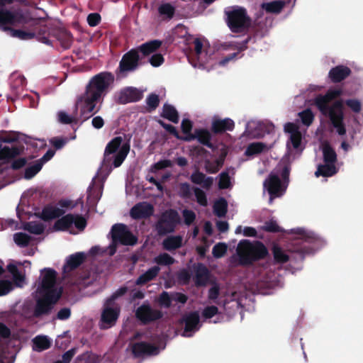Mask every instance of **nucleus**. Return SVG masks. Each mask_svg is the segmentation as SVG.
<instances>
[{
  "instance_id": "1",
  "label": "nucleus",
  "mask_w": 363,
  "mask_h": 363,
  "mask_svg": "<svg viewBox=\"0 0 363 363\" xmlns=\"http://www.w3.org/2000/svg\"><path fill=\"white\" fill-rule=\"evenodd\" d=\"M113 82L114 77L111 72H100L92 77L86 84L84 92L77 97L74 111L77 113L79 108L81 117L84 120L97 113L99 108L95 111L96 104L103 101Z\"/></svg>"
},
{
  "instance_id": "2",
  "label": "nucleus",
  "mask_w": 363,
  "mask_h": 363,
  "mask_svg": "<svg viewBox=\"0 0 363 363\" xmlns=\"http://www.w3.org/2000/svg\"><path fill=\"white\" fill-rule=\"evenodd\" d=\"M41 274L42 280L37 289L39 297L33 311L35 318L50 314L63 293L62 287L56 284L57 274L55 270L45 268Z\"/></svg>"
},
{
  "instance_id": "3",
  "label": "nucleus",
  "mask_w": 363,
  "mask_h": 363,
  "mask_svg": "<svg viewBox=\"0 0 363 363\" xmlns=\"http://www.w3.org/2000/svg\"><path fill=\"white\" fill-rule=\"evenodd\" d=\"M341 94L340 90L330 89L324 95H317L313 104L323 116L329 118L338 135H344L346 133V128L343 122V103L341 100H337L330 105L331 101L339 97Z\"/></svg>"
},
{
  "instance_id": "4",
  "label": "nucleus",
  "mask_w": 363,
  "mask_h": 363,
  "mask_svg": "<svg viewBox=\"0 0 363 363\" xmlns=\"http://www.w3.org/2000/svg\"><path fill=\"white\" fill-rule=\"evenodd\" d=\"M65 213V210L48 204L43 208L41 213L36 216L44 221L58 218L53 225L55 231H67L73 224L79 231L85 229L87 222L84 217L79 214L72 213L64 216Z\"/></svg>"
},
{
  "instance_id": "5",
  "label": "nucleus",
  "mask_w": 363,
  "mask_h": 363,
  "mask_svg": "<svg viewBox=\"0 0 363 363\" xmlns=\"http://www.w3.org/2000/svg\"><path fill=\"white\" fill-rule=\"evenodd\" d=\"M14 0H0V30L8 33L14 27L33 26L37 20L31 18L21 9L7 8Z\"/></svg>"
},
{
  "instance_id": "6",
  "label": "nucleus",
  "mask_w": 363,
  "mask_h": 363,
  "mask_svg": "<svg viewBox=\"0 0 363 363\" xmlns=\"http://www.w3.org/2000/svg\"><path fill=\"white\" fill-rule=\"evenodd\" d=\"M50 37H54L58 40L61 46L67 50L69 49L73 43L72 33L65 28L60 27H48L43 26L38 31V40L48 45H52Z\"/></svg>"
},
{
  "instance_id": "7",
  "label": "nucleus",
  "mask_w": 363,
  "mask_h": 363,
  "mask_svg": "<svg viewBox=\"0 0 363 363\" xmlns=\"http://www.w3.org/2000/svg\"><path fill=\"white\" fill-rule=\"evenodd\" d=\"M225 21L231 32L240 33L244 32L248 26L250 18L245 8L233 6L224 10Z\"/></svg>"
},
{
  "instance_id": "8",
  "label": "nucleus",
  "mask_w": 363,
  "mask_h": 363,
  "mask_svg": "<svg viewBox=\"0 0 363 363\" xmlns=\"http://www.w3.org/2000/svg\"><path fill=\"white\" fill-rule=\"evenodd\" d=\"M297 234L301 236V239L296 241L297 245L294 250L298 258L301 261L305 255L313 253L315 250V245L318 242V238L313 233H307L303 229H297Z\"/></svg>"
},
{
  "instance_id": "9",
  "label": "nucleus",
  "mask_w": 363,
  "mask_h": 363,
  "mask_svg": "<svg viewBox=\"0 0 363 363\" xmlns=\"http://www.w3.org/2000/svg\"><path fill=\"white\" fill-rule=\"evenodd\" d=\"M179 222L178 212L174 209H168L161 214L155 228L160 235H164L174 232Z\"/></svg>"
},
{
  "instance_id": "10",
  "label": "nucleus",
  "mask_w": 363,
  "mask_h": 363,
  "mask_svg": "<svg viewBox=\"0 0 363 363\" xmlns=\"http://www.w3.org/2000/svg\"><path fill=\"white\" fill-rule=\"evenodd\" d=\"M141 57L135 48L125 52L119 62L116 70L117 75H125L128 72L135 71L141 65Z\"/></svg>"
},
{
  "instance_id": "11",
  "label": "nucleus",
  "mask_w": 363,
  "mask_h": 363,
  "mask_svg": "<svg viewBox=\"0 0 363 363\" xmlns=\"http://www.w3.org/2000/svg\"><path fill=\"white\" fill-rule=\"evenodd\" d=\"M111 233L114 243L119 242L123 245H133L138 241V238L123 223L114 224L111 228Z\"/></svg>"
},
{
  "instance_id": "12",
  "label": "nucleus",
  "mask_w": 363,
  "mask_h": 363,
  "mask_svg": "<svg viewBox=\"0 0 363 363\" xmlns=\"http://www.w3.org/2000/svg\"><path fill=\"white\" fill-rule=\"evenodd\" d=\"M135 315L143 325H147L161 319L163 313L160 310L152 308L150 303H143L136 309Z\"/></svg>"
},
{
  "instance_id": "13",
  "label": "nucleus",
  "mask_w": 363,
  "mask_h": 363,
  "mask_svg": "<svg viewBox=\"0 0 363 363\" xmlns=\"http://www.w3.org/2000/svg\"><path fill=\"white\" fill-rule=\"evenodd\" d=\"M112 304L108 303L107 300L104 303L101 315V322L103 325L101 328L106 329L115 325L120 315V308L118 306L111 307Z\"/></svg>"
},
{
  "instance_id": "14",
  "label": "nucleus",
  "mask_w": 363,
  "mask_h": 363,
  "mask_svg": "<svg viewBox=\"0 0 363 363\" xmlns=\"http://www.w3.org/2000/svg\"><path fill=\"white\" fill-rule=\"evenodd\" d=\"M130 350L135 358L145 356H155L159 354V347L147 342H138L130 345Z\"/></svg>"
},
{
  "instance_id": "15",
  "label": "nucleus",
  "mask_w": 363,
  "mask_h": 363,
  "mask_svg": "<svg viewBox=\"0 0 363 363\" xmlns=\"http://www.w3.org/2000/svg\"><path fill=\"white\" fill-rule=\"evenodd\" d=\"M264 187L267 190L270 199L280 197L286 191V186L281 184L279 176L270 174L264 182Z\"/></svg>"
},
{
  "instance_id": "16",
  "label": "nucleus",
  "mask_w": 363,
  "mask_h": 363,
  "mask_svg": "<svg viewBox=\"0 0 363 363\" xmlns=\"http://www.w3.org/2000/svg\"><path fill=\"white\" fill-rule=\"evenodd\" d=\"M130 143L129 142H127L123 143L120 150L113 156L111 155L113 153H106L104 152L102 166H109L111 160H113V165L114 167H120L127 157L130 151Z\"/></svg>"
},
{
  "instance_id": "17",
  "label": "nucleus",
  "mask_w": 363,
  "mask_h": 363,
  "mask_svg": "<svg viewBox=\"0 0 363 363\" xmlns=\"http://www.w3.org/2000/svg\"><path fill=\"white\" fill-rule=\"evenodd\" d=\"M196 139L199 143L212 150L216 149V146L211 143L212 134L211 131L206 128H196L194 130L193 135L184 136L183 140L191 141Z\"/></svg>"
},
{
  "instance_id": "18",
  "label": "nucleus",
  "mask_w": 363,
  "mask_h": 363,
  "mask_svg": "<svg viewBox=\"0 0 363 363\" xmlns=\"http://www.w3.org/2000/svg\"><path fill=\"white\" fill-rule=\"evenodd\" d=\"M235 128L234 121L229 118H220L215 116L212 119L211 131L213 134L218 135L223 134L226 131H232Z\"/></svg>"
},
{
  "instance_id": "19",
  "label": "nucleus",
  "mask_w": 363,
  "mask_h": 363,
  "mask_svg": "<svg viewBox=\"0 0 363 363\" xmlns=\"http://www.w3.org/2000/svg\"><path fill=\"white\" fill-rule=\"evenodd\" d=\"M199 315L197 311L191 312L182 318V322L184 323V329L182 335L190 337L192 333L199 330Z\"/></svg>"
},
{
  "instance_id": "20",
  "label": "nucleus",
  "mask_w": 363,
  "mask_h": 363,
  "mask_svg": "<svg viewBox=\"0 0 363 363\" xmlns=\"http://www.w3.org/2000/svg\"><path fill=\"white\" fill-rule=\"evenodd\" d=\"M154 213V207L147 202H140L135 204L130 211L132 218L135 220L150 218Z\"/></svg>"
},
{
  "instance_id": "21",
  "label": "nucleus",
  "mask_w": 363,
  "mask_h": 363,
  "mask_svg": "<svg viewBox=\"0 0 363 363\" xmlns=\"http://www.w3.org/2000/svg\"><path fill=\"white\" fill-rule=\"evenodd\" d=\"M143 97V92L135 87H127L119 93L118 101L121 104L137 102Z\"/></svg>"
},
{
  "instance_id": "22",
  "label": "nucleus",
  "mask_w": 363,
  "mask_h": 363,
  "mask_svg": "<svg viewBox=\"0 0 363 363\" xmlns=\"http://www.w3.org/2000/svg\"><path fill=\"white\" fill-rule=\"evenodd\" d=\"M86 255L84 252H79L69 255L63 266L64 277H68L69 274L78 268L86 259Z\"/></svg>"
},
{
  "instance_id": "23",
  "label": "nucleus",
  "mask_w": 363,
  "mask_h": 363,
  "mask_svg": "<svg viewBox=\"0 0 363 363\" xmlns=\"http://www.w3.org/2000/svg\"><path fill=\"white\" fill-rule=\"evenodd\" d=\"M28 26V27H31V29L28 30H21V29H14L13 28L9 30L7 33L13 38H17L21 40H26L34 38L35 37L38 39V31L39 28L43 26H40L38 21L34 24L33 26L25 25L23 27Z\"/></svg>"
},
{
  "instance_id": "24",
  "label": "nucleus",
  "mask_w": 363,
  "mask_h": 363,
  "mask_svg": "<svg viewBox=\"0 0 363 363\" xmlns=\"http://www.w3.org/2000/svg\"><path fill=\"white\" fill-rule=\"evenodd\" d=\"M273 130L274 125L271 123L251 120V138H261Z\"/></svg>"
},
{
  "instance_id": "25",
  "label": "nucleus",
  "mask_w": 363,
  "mask_h": 363,
  "mask_svg": "<svg viewBox=\"0 0 363 363\" xmlns=\"http://www.w3.org/2000/svg\"><path fill=\"white\" fill-rule=\"evenodd\" d=\"M352 73L350 67L345 65H337L333 67L328 73V77L333 83H339L347 79Z\"/></svg>"
},
{
  "instance_id": "26",
  "label": "nucleus",
  "mask_w": 363,
  "mask_h": 363,
  "mask_svg": "<svg viewBox=\"0 0 363 363\" xmlns=\"http://www.w3.org/2000/svg\"><path fill=\"white\" fill-rule=\"evenodd\" d=\"M284 131L290 134L289 140L293 147L298 149L302 140V135L298 126L294 123H286L284 125Z\"/></svg>"
},
{
  "instance_id": "27",
  "label": "nucleus",
  "mask_w": 363,
  "mask_h": 363,
  "mask_svg": "<svg viewBox=\"0 0 363 363\" xmlns=\"http://www.w3.org/2000/svg\"><path fill=\"white\" fill-rule=\"evenodd\" d=\"M195 271V285L196 287L205 286L209 279V271L203 263L194 266Z\"/></svg>"
},
{
  "instance_id": "28",
  "label": "nucleus",
  "mask_w": 363,
  "mask_h": 363,
  "mask_svg": "<svg viewBox=\"0 0 363 363\" xmlns=\"http://www.w3.org/2000/svg\"><path fill=\"white\" fill-rule=\"evenodd\" d=\"M238 264L242 266L250 264V240H242L237 250Z\"/></svg>"
},
{
  "instance_id": "29",
  "label": "nucleus",
  "mask_w": 363,
  "mask_h": 363,
  "mask_svg": "<svg viewBox=\"0 0 363 363\" xmlns=\"http://www.w3.org/2000/svg\"><path fill=\"white\" fill-rule=\"evenodd\" d=\"M190 180L193 184L201 185L203 188L209 189L213 184V178L206 177L205 174L199 170H195L190 177Z\"/></svg>"
},
{
  "instance_id": "30",
  "label": "nucleus",
  "mask_w": 363,
  "mask_h": 363,
  "mask_svg": "<svg viewBox=\"0 0 363 363\" xmlns=\"http://www.w3.org/2000/svg\"><path fill=\"white\" fill-rule=\"evenodd\" d=\"M268 250L260 241L251 242V267L252 262L264 259L268 255Z\"/></svg>"
},
{
  "instance_id": "31",
  "label": "nucleus",
  "mask_w": 363,
  "mask_h": 363,
  "mask_svg": "<svg viewBox=\"0 0 363 363\" xmlns=\"http://www.w3.org/2000/svg\"><path fill=\"white\" fill-rule=\"evenodd\" d=\"M162 42L160 40H152L135 48L138 53L147 57L156 52L162 46Z\"/></svg>"
},
{
  "instance_id": "32",
  "label": "nucleus",
  "mask_w": 363,
  "mask_h": 363,
  "mask_svg": "<svg viewBox=\"0 0 363 363\" xmlns=\"http://www.w3.org/2000/svg\"><path fill=\"white\" fill-rule=\"evenodd\" d=\"M160 268L158 266H154L150 268L145 273L138 277L135 281V284L138 286H143L154 280L158 275Z\"/></svg>"
},
{
  "instance_id": "33",
  "label": "nucleus",
  "mask_w": 363,
  "mask_h": 363,
  "mask_svg": "<svg viewBox=\"0 0 363 363\" xmlns=\"http://www.w3.org/2000/svg\"><path fill=\"white\" fill-rule=\"evenodd\" d=\"M183 238L181 235H170L167 237L162 242V247L164 250L172 252L182 246Z\"/></svg>"
},
{
  "instance_id": "34",
  "label": "nucleus",
  "mask_w": 363,
  "mask_h": 363,
  "mask_svg": "<svg viewBox=\"0 0 363 363\" xmlns=\"http://www.w3.org/2000/svg\"><path fill=\"white\" fill-rule=\"evenodd\" d=\"M103 188V184H96L94 182H93L87 190V200L90 203H97L102 196Z\"/></svg>"
},
{
  "instance_id": "35",
  "label": "nucleus",
  "mask_w": 363,
  "mask_h": 363,
  "mask_svg": "<svg viewBox=\"0 0 363 363\" xmlns=\"http://www.w3.org/2000/svg\"><path fill=\"white\" fill-rule=\"evenodd\" d=\"M160 116L174 123H178L179 121L178 111L174 106L169 104H164L163 105L162 112Z\"/></svg>"
},
{
  "instance_id": "36",
  "label": "nucleus",
  "mask_w": 363,
  "mask_h": 363,
  "mask_svg": "<svg viewBox=\"0 0 363 363\" xmlns=\"http://www.w3.org/2000/svg\"><path fill=\"white\" fill-rule=\"evenodd\" d=\"M22 152L23 147H21L13 146L12 147H9L4 146L0 150V161H7L10 159H13L20 155Z\"/></svg>"
},
{
  "instance_id": "37",
  "label": "nucleus",
  "mask_w": 363,
  "mask_h": 363,
  "mask_svg": "<svg viewBox=\"0 0 363 363\" xmlns=\"http://www.w3.org/2000/svg\"><path fill=\"white\" fill-rule=\"evenodd\" d=\"M322 151L324 162L335 164L337 162V154L328 143L323 145Z\"/></svg>"
},
{
  "instance_id": "38",
  "label": "nucleus",
  "mask_w": 363,
  "mask_h": 363,
  "mask_svg": "<svg viewBox=\"0 0 363 363\" xmlns=\"http://www.w3.org/2000/svg\"><path fill=\"white\" fill-rule=\"evenodd\" d=\"M337 173V169L335 164L325 163V164H319L315 175L318 177L323 176L325 177H332Z\"/></svg>"
},
{
  "instance_id": "39",
  "label": "nucleus",
  "mask_w": 363,
  "mask_h": 363,
  "mask_svg": "<svg viewBox=\"0 0 363 363\" xmlns=\"http://www.w3.org/2000/svg\"><path fill=\"white\" fill-rule=\"evenodd\" d=\"M285 3L283 1L278 0L269 3H262L261 5L262 9L270 13H279L281 11Z\"/></svg>"
},
{
  "instance_id": "40",
  "label": "nucleus",
  "mask_w": 363,
  "mask_h": 363,
  "mask_svg": "<svg viewBox=\"0 0 363 363\" xmlns=\"http://www.w3.org/2000/svg\"><path fill=\"white\" fill-rule=\"evenodd\" d=\"M194 186H191L188 182H182L178 184L177 194L183 199H189L192 196Z\"/></svg>"
},
{
  "instance_id": "41",
  "label": "nucleus",
  "mask_w": 363,
  "mask_h": 363,
  "mask_svg": "<svg viewBox=\"0 0 363 363\" xmlns=\"http://www.w3.org/2000/svg\"><path fill=\"white\" fill-rule=\"evenodd\" d=\"M228 211V203L224 198H220L213 204V212L218 217H224Z\"/></svg>"
},
{
  "instance_id": "42",
  "label": "nucleus",
  "mask_w": 363,
  "mask_h": 363,
  "mask_svg": "<svg viewBox=\"0 0 363 363\" xmlns=\"http://www.w3.org/2000/svg\"><path fill=\"white\" fill-rule=\"evenodd\" d=\"M272 253L276 263L284 264L289 260V256L278 245L273 247Z\"/></svg>"
},
{
  "instance_id": "43",
  "label": "nucleus",
  "mask_w": 363,
  "mask_h": 363,
  "mask_svg": "<svg viewBox=\"0 0 363 363\" xmlns=\"http://www.w3.org/2000/svg\"><path fill=\"white\" fill-rule=\"evenodd\" d=\"M123 140L121 136H117L113 138L107 145L105 148V152L106 153H116L119 150L122 146Z\"/></svg>"
},
{
  "instance_id": "44",
  "label": "nucleus",
  "mask_w": 363,
  "mask_h": 363,
  "mask_svg": "<svg viewBox=\"0 0 363 363\" xmlns=\"http://www.w3.org/2000/svg\"><path fill=\"white\" fill-rule=\"evenodd\" d=\"M43 166V165L42 164V162H40L38 160H36L33 165L26 168L24 172V178L26 179H32L41 170Z\"/></svg>"
},
{
  "instance_id": "45",
  "label": "nucleus",
  "mask_w": 363,
  "mask_h": 363,
  "mask_svg": "<svg viewBox=\"0 0 363 363\" xmlns=\"http://www.w3.org/2000/svg\"><path fill=\"white\" fill-rule=\"evenodd\" d=\"M24 229L32 234L40 235L44 232L45 226L40 223L28 222L25 224Z\"/></svg>"
},
{
  "instance_id": "46",
  "label": "nucleus",
  "mask_w": 363,
  "mask_h": 363,
  "mask_svg": "<svg viewBox=\"0 0 363 363\" xmlns=\"http://www.w3.org/2000/svg\"><path fill=\"white\" fill-rule=\"evenodd\" d=\"M158 11L160 15L166 16L168 18L171 19L174 17L175 8L169 3H164L159 6Z\"/></svg>"
},
{
  "instance_id": "47",
  "label": "nucleus",
  "mask_w": 363,
  "mask_h": 363,
  "mask_svg": "<svg viewBox=\"0 0 363 363\" xmlns=\"http://www.w3.org/2000/svg\"><path fill=\"white\" fill-rule=\"evenodd\" d=\"M13 240L18 246L27 247L31 240V237L24 233H17L14 234Z\"/></svg>"
},
{
  "instance_id": "48",
  "label": "nucleus",
  "mask_w": 363,
  "mask_h": 363,
  "mask_svg": "<svg viewBox=\"0 0 363 363\" xmlns=\"http://www.w3.org/2000/svg\"><path fill=\"white\" fill-rule=\"evenodd\" d=\"M35 347L40 350H45L50 347V342L45 336H37L33 339Z\"/></svg>"
},
{
  "instance_id": "49",
  "label": "nucleus",
  "mask_w": 363,
  "mask_h": 363,
  "mask_svg": "<svg viewBox=\"0 0 363 363\" xmlns=\"http://www.w3.org/2000/svg\"><path fill=\"white\" fill-rule=\"evenodd\" d=\"M298 116L300 117L302 123L306 126L311 125L314 121V114L310 108H306V110L300 112L298 113Z\"/></svg>"
},
{
  "instance_id": "50",
  "label": "nucleus",
  "mask_w": 363,
  "mask_h": 363,
  "mask_svg": "<svg viewBox=\"0 0 363 363\" xmlns=\"http://www.w3.org/2000/svg\"><path fill=\"white\" fill-rule=\"evenodd\" d=\"M262 229L269 233H282L284 230L278 225L276 220H269L266 221L262 226Z\"/></svg>"
},
{
  "instance_id": "51",
  "label": "nucleus",
  "mask_w": 363,
  "mask_h": 363,
  "mask_svg": "<svg viewBox=\"0 0 363 363\" xmlns=\"http://www.w3.org/2000/svg\"><path fill=\"white\" fill-rule=\"evenodd\" d=\"M155 262L159 265H172L175 259L167 253H162L155 259Z\"/></svg>"
},
{
  "instance_id": "52",
  "label": "nucleus",
  "mask_w": 363,
  "mask_h": 363,
  "mask_svg": "<svg viewBox=\"0 0 363 363\" xmlns=\"http://www.w3.org/2000/svg\"><path fill=\"white\" fill-rule=\"evenodd\" d=\"M172 295L170 296L167 291H162L157 299L158 303L165 308H169L172 306Z\"/></svg>"
},
{
  "instance_id": "53",
  "label": "nucleus",
  "mask_w": 363,
  "mask_h": 363,
  "mask_svg": "<svg viewBox=\"0 0 363 363\" xmlns=\"http://www.w3.org/2000/svg\"><path fill=\"white\" fill-rule=\"evenodd\" d=\"M193 191L197 203L202 206H206L208 205V200L206 193L199 187H194Z\"/></svg>"
},
{
  "instance_id": "54",
  "label": "nucleus",
  "mask_w": 363,
  "mask_h": 363,
  "mask_svg": "<svg viewBox=\"0 0 363 363\" xmlns=\"http://www.w3.org/2000/svg\"><path fill=\"white\" fill-rule=\"evenodd\" d=\"M157 123L164 129L166 130L169 133L174 135L176 138L183 140L182 136H181L177 131V128L173 126L171 124H167L162 120H158Z\"/></svg>"
},
{
  "instance_id": "55",
  "label": "nucleus",
  "mask_w": 363,
  "mask_h": 363,
  "mask_svg": "<svg viewBox=\"0 0 363 363\" xmlns=\"http://www.w3.org/2000/svg\"><path fill=\"white\" fill-rule=\"evenodd\" d=\"M227 252V245L225 243L219 242L215 245L212 250V254L216 258H220L224 256Z\"/></svg>"
},
{
  "instance_id": "56",
  "label": "nucleus",
  "mask_w": 363,
  "mask_h": 363,
  "mask_svg": "<svg viewBox=\"0 0 363 363\" xmlns=\"http://www.w3.org/2000/svg\"><path fill=\"white\" fill-rule=\"evenodd\" d=\"M230 179L228 172H222L219 175L218 187L220 189H225L230 187Z\"/></svg>"
},
{
  "instance_id": "57",
  "label": "nucleus",
  "mask_w": 363,
  "mask_h": 363,
  "mask_svg": "<svg viewBox=\"0 0 363 363\" xmlns=\"http://www.w3.org/2000/svg\"><path fill=\"white\" fill-rule=\"evenodd\" d=\"M268 148L265 143L262 142L251 143V157L267 151Z\"/></svg>"
},
{
  "instance_id": "58",
  "label": "nucleus",
  "mask_w": 363,
  "mask_h": 363,
  "mask_svg": "<svg viewBox=\"0 0 363 363\" xmlns=\"http://www.w3.org/2000/svg\"><path fill=\"white\" fill-rule=\"evenodd\" d=\"M173 162L169 160H162L155 163L151 167V172L155 173L158 170L165 169L167 167H172Z\"/></svg>"
},
{
  "instance_id": "59",
  "label": "nucleus",
  "mask_w": 363,
  "mask_h": 363,
  "mask_svg": "<svg viewBox=\"0 0 363 363\" xmlns=\"http://www.w3.org/2000/svg\"><path fill=\"white\" fill-rule=\"evenodd\" d=\"M146 104L150 111L155 110L160 104L159 96L156 94H150L146 99Z\"/></svg>"
},
{
  "instance_id": "60",
  "label": "nucleus",
  "mask_w": 363,
  "mask_h": 363,
  "mask_svg": "<svg viewBox=\"0 0 363 363\" xmlns=\"http://www.w3.org/2000/svg\"><path fill=\"white\" fill-rule=\"evenodd\" d=\"M191 277V275L190 272L186 269H183L181 271H179L177 274V279L179 282L183 285L189 284Z\"/></svg>"
},
{
  "instance_id": "61",
  "label": "nucleus",
  "mask_w": 363,
  "mask_h": 363,
  "mask_svg": "<svg viewBox=\"0 0 363 363\" xmlns=\"http://www.w3.org/2000/svg\"><path fill=\"white\" fill-rule=\"evenodd\" d=\"M57 120L62 124H71L74 121L77 122L74 117L69 116L63 111H60L57 113Z\"/></svg>"
},
{
  "instance_id": "62",
  "label": "nucleus",
  "mask_w": 363,
  "mask_h": 363,
  "mask_svg": "<svg viewBox=\"0 0 363 363\" xmlns=\"http://www.w3.org/2000/svg\"><path fill=\"white\" fill-rule=\"evenodd\" d=\"M220 295V286L218 284L215 283L208 290V298L210 301L217 303L216 300Z\"/></svg>"
},
{
  "instance_id": "63",
  "label": "nucleus",
  "mask_w": 363,
  "mask_h": 363,
  "mask_svg": "<svg viewBox=\"0 0 363 363\" xmlns=\"http://www.w3.org/2000/svg\"><path fill=\"white\" fill-rule=\"evenodd\" d=\"M218 313V308L216 306H206L202 311V315L206 319H210Z\"/></svg>"
},
{
  "instance_id": "64",
  "label": "nucleus",
  "mask_w": 363,
  "mask_h": 363,
  "mask_svg": "<svg viewBox=\"0 0 363 363\" xmlns=\"http://www.w3.org/2000/svg\"><path fill=\"white\" fill-rule=\"evenodd\" d=\"M67 142H68L67 138H59V137H54L52 139H50V144L56 150L62 149L67 144Z\"/></svg>"
}]
</instances>
